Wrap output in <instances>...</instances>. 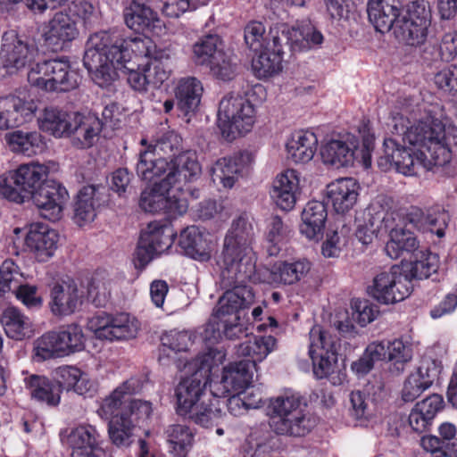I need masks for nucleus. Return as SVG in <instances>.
<instances>
[{"mask_svg": "<svg viewBox=\"0 0 457 457\" xmlns=\"http://www.w3.org/2000/svg\"><path fill=\"white\" fill-rule=\"evenodd\" d=\"M284 45L274 46L270 38L265 48L253 59L252 69L256 78L269 79L278 74L283 68Z\"/></svg>", "mask_w": 457, "mask_h": 457, "instance_id": "ea45409f", "label": "nucleus"}, {"mask_svg": "<svg viewBox=\"0 0 457 457\" xmlns=\"http://www.w3.org/2000/svg\"><path fill=\"white\" fill-rule=\"evenodd\" d=\"M371 151L369 141L360 145L355 136L344 134L324 141L320 154L322 162L333 169L349 168L355 163L368 169L371 165Z\"/></svg>", "mask_w": 457, "mask_h": 457, "instance_id": "9d476101", "label": "nucleus"}, {"mask_svg": "<svg viewBox=\"0 0 457 457\" xmlns=\"http://www.w3.org/2000/svg\"><path fill=\"white\" fill-rule=\"evenodd\" d=\"M253 364L249 361L231 363L223 369L220 381L211 383L212 394L221 400L228 393H237L252 384Z\"/></svg>", "mask_w": 457, "mask_h": 457, "instance_id": "a878e982", "label": "nucleus"}, {"mask_svg": "<svg viewBox=\"0 0 457 457\" xmlns=\"http://www.w3.org/2000/svg\"><path fill=\"white\" fill-rule=\"evenodd\" d=\"M308 354L312 362V371L316 378H328L333 385H340L345 379L343 373L333 376L337 362L339 342L336 336L322 329L319 325L312 328L309 333Z\"/></svg>", "mask_w": 457, "mask_h": 457, "instance_id": "9b49d317", "label": "nucleus"}, {"mask_svg": "<svg viewBox=\"0 0 457 457\" xmlns=\"http://www.w3.org/2000/svg\"><path fill=\"white\" fill-rule=\"evenodd\" d=\"M204 87L202 82L195 77L180 79L174 94L179 109L186 114L194 112L199 105Z\"/></svg>", "mask_w": 457, "mask_h": 457, "instance_id": "de8ad7c7", "label": "nucleus"}, {"mask_svg": "<svg viewBox=\"0 0 457 457\" xmlns=\"http://www.w3.org/2000/svg\"><path fill=\"white\" fill-rule=\"evenodd\" d=\"M179 245L184 253L197 262H209L216 251L217 240L214 236L198 227L189 226L183 229L179 237Z\"/></svg>", "mask_w": 457, "mask_h": 457, "instance_id": "393cba45", "label": "nucleus"}, {"mask_svg": "<svg viewBox=\"0 0 457 457\" xmlns=\"http://www.w3.org/2000/svg\"><path fill=\"white\" fill-rule=\"evenodd\" d=\"M27 200L45 183L49 174V165L38 162L21 164L12 170Z\"/></svg>", "mask_w": 457, "mask_h": 457, "instance_id": "a19ab883", "label": "nucleus"}, {"mask_svg": "<svg viewBox=\"0 0 457 457\" xmlns=\"http://www.w3.org/2000/svg\"><path fill=\"white\" fill-rule=\"evenodd\" d=\"M439 267L438 256L432 253H420L419 257L411 262L408 270L410 279L428 278L431 274L436 273Z\"/></svg>", "mask_w": 457, "mask_h": 457, "instance_id": "052dcab7", "label": "nucleus"}, {"mask_svg": "<svg viewBox=\"0 0 457 457\" xmlns=\"http://www.w3.org/2000/svg\"><path fill=\"white\" fill-rule=\"evenodd\" d=\"M328 212L324 203L310 201L302 212L300 233L309 240L319 241L324 232Z\"/></svg>", "mask_w": 457, "mask_h": 457, "instance_id": "37998d69", "label": "nucleus"}, {"mask_svg": "<svg viewBox=\"0 0 457 457\" xmlns=\"http://www.w3.org/2000/svg\"><path fill=\"white\" fill-rule=\"evenodd\" d=\"M87 299L96 307L105 306L111 296L110 282L102 277H93L87 287Z\"/></svg>", "mask_w": 457, "mask_h": 457, "instance_id": "e2e57ef3", "label": "nucleus"}, {"mask_svg": "<svg viewBox=\"0 0 457 457\" xmlns=\"http://www.w3.org/2000/svg\"><path fill=\"white\" fill-rule=\"evenodd\" d=\"M169 53L157 49L148 37L124 38L119 30L110 29L89 37L83 62L101 87L116 79L118 70L126 69L131 87L145 92L148 87H160L169 79Z\"/></svg>", "mask_w": 457, "mask_h": 457, "instance_id": "f257e3e1", "label": "nucleus"}, {"mask_svg": "<svg viewBox=\"0 0 457 457\" xmlns=\"http://www.w3.org/2000/svg\"><path fill=\"white\" fill-rule=\"evenodd\" d=\"M71 448V457H102L103 449L99 446V435L95 427L80 424L71 428L67 436Z\"/></svg>", "mask_w": 457, "mask_h": 457, "instance_id": "72a5a7b5", "label": "nucleus"}, {"mask_svg": "<svg viewBox=\"0 0 457 457\" xmlns=\"http://www.w3.org/2000/svg\"><path fill=\"white\" fill-rule=\"evenodd\" d=\"M175 234L173 229L158 221L150 222L142 232L135 253V265L143 269L155 257L167 252L172 245Z\"/></svg>", "mask_w": 457, "mask_h": 457, "instance_id": "a211bd4d", "label": "nucleus"}, {"mask_svg": "<svg viewBox=\"0 0 457 457\" xmlns=\"http://www.w3.org/2000/svg\"><path fill=\"white\" fill-rule=\"evenodd\" d=\"M162 14L170 18H179L187 12H192L207 4L210 0H160Z\"/></svg>", "mask_w": 457, "mask_h": 457, "instance_id": "680f3d73", "label": "nucleus"}, {"mask_svg": "<svg viewBox=\"0 0 457 457\" xmlns=\"http://www.w3.org/2000/svg\"><path fill=\"white\" fill-rule=\"evenodd\" d=\"M23 383L26 390L29 391L32 399L46 403L49 406H55L60 403V389L54 386L46 377L30 374L23 371Z\"/></svg>", "mask_w": 457, "mask_h": 457, "instance_id": "a18cd8bd", "label": "nucleus"}, {"mask_svg": "<svg viewBox=\"0 0 457 457\" xmlns=\"http://www.w3.org/2000/svg\"><path fill=\"white\" fill-rule=\"evenodd\" d=\"M431 21L429 3L426 0L412 1L402 9L394 35L408 46H420L428 37Z\"/></svg>", "mask_w": 457, "mask_h": 457, "instance_id": "f8f14e48", "label": "nucleus"}, {"mask_svg": "<svg viewBox=\"0 0 457 457\" xmlns=\"http://www.w3.org/2000/svg\"><path fill=\"white\" fill-rule=\"evenodd\" d=\"M32 357L36 361L64 357L57 330L46 332L33 341Z\"/></svg>", "mask_w": 457, "mask_h": 457, "instance_id": "5fc2aeb1", "label": "nucleus"}, {"mask_svg": "<svg viewBox=\"0 0 457 457\" xmlns=\"http://www.w3.org/2000/svg\"><path fill=\"white\" fill-rule=\"evenodd\" d=\"M169 451L176 457H186L191 449L194 433L184 424H172L165 429Z\"/></svg>", "mask_w": 457, "mask_h": 457, "instance_id": "864d4df0", "label": "nucleus"}, {"mask_svg": "<svg viewBox=\"0 0 457 457\" xmlns=\"http://www.w3.org/2000/svg\"><path fill=\"white\" fill-rule=\"evenodd\" d=\"M220 348H210L191 361H186L183 369L190 376L183 378L175 389L177 411L204 428L218 425L225 416L223 400L212 394V377L225 361Z\"/></svg>", "mask_w": 457, "mask_h": 457, "instance_id": "20e7f679", "label": "nucleus"}, {"mask_svg": "<svg viewBox=\"0 0 457 457\" xmlns=\"http://www.w3.org/2000/svg\"><path fill=\"white\" fill-rule=\"evenodd\" d=\"M439 57L445 62H450L457 58V31L452 30L443 36L439 51L435 54V56L430 57L428 50H425L423 53V59L425 61H436Z\"/></svg>", "mask_w": 457, "mask_h": 457, "instance_id": "0e129e2a", "label": "nucleus"}, {"mask_svg": "<svg viewBox=\"0 0 457 457\" xmlns=\"http://www.w3.org/2000/svg\"><path fill=\"white\" fill-rule=\"evenodd\" d=\"M0 321L6 336L12 339L22 340L30 337L33 334L31 320L16 307L6 308Z\"/></svg>", "mask_w": 457, "mask_h": 457, "instance_id": "09e8293b", "label": "nucleus"}, {"mask_svg": "<svg viewBox=\"0 0 457 457\" xmlns=\"http://www.w3.org/2000/svg\"><path fill=\"white\" fill-rule=\"evenodd\" d=\"M37 109V104L32 98L20 95L0 97V131L20 128L32 121Z\"/></svg>", "mask_w": 457, "mask_h": 457, "instance_id": "412c9836", "label": "nucleus"}, {"mask_svg": "<svg viewBox=\"0 0 457 457\" xmlns=\"http://www.w3.org/2000/svg\"><path fill=\"white\" fill-rule=\"evenodd\" d=\"M361 187L351 177L337 179L326 187V196L337 213H345L356 204Z\"/></svg>", "mask_w": 457, "mask_h": 457, "instance_id": "473e14b6", "label": "nucleus"}, {"mask_svg": "<svg viewBox=\"0 0 457 457\" xmlns=\"http://www.w3.org/2000/svg\"><path fill=\"white\" fill-rule=\"evenodd\" d=\"M367 12L369 20L377 31L385 33L393 30L394 33L402 9H398L395 0H370Z\"/></svg>", "mask_w": 457, "mask_h": 457, "instance_id": "c03bdc74", "label": "nucleus"}, {"mask_svg": "<svg viewBox=\"0 0 457 457\" xmlns=\"http://www.w3.org/2000/svg\"><path fill=\"white\" fill-rule=\"evenodd\" d=\"M83 301L84 292L77 283L74 280H63L51 287L48 305L54 316L65 317L79 310Z\"/></svg>", "mask_w": 457, "mask_h": 457, "instance_id": "bb28decb", "label": "nucleus"}, {"mask_svg": "<svg viewBox=\"0 0 457 457\" xmlns=\"http://www.w3.org/2000/svg\"><path fill=\"white\" fill-rule=\"evenodd\" d=\"M139 204L145 212H163L169 218L174 219L187 211L188 198L179 195L163 178L142 192Z\"/></svg>", "mask_w": 457, "mask_h": 457, "instance_id": "4468645a", "label": "nucleus"}, {"mask_svg": "<svg viewBox=\"0 0 457 457\" xmlns=\"http://www.w3.org/2000/svg\"><path fill=\"white\" fill-rule=\"evenodd\" d=\"M389 214L393 216V222L385 228L384 234H388L389 237L385 251L391 259H397L403 253L415 251L418 248V241L413 232L397 212H389ZM447 218L448 215L445 212L428 213L425 216L421 210L418 208L411 209L407 214V220L410 221L409 226L418 229H428L439 237L445 236Z\"/></svg>", "mask_w": 457, "mask_h": 457, "instance_id": "423d86ee", "label": "nucleus"}, {"mask_svg": "<svg viewBox=\"0 0 457 457\" xmlns=\"http://www.w3.org/2000/svg\"><path fill=\"white\" fill-rule=\"evenodd\" d=\"M4 139L12 153L26 157L41 154L47 148V140L38 130H24L16 128L5 133Z\"/></svg>", "mask_w": 457, "mask_h": 457, "instance_id": "2f4dec72", "label": "nucleus"}, {"mask_svg": "<svg viewBox=\"0 0 457 457\" xmlns=\"http://www.w3.org/2000/svg\"><path fill=\"white\" fill-rule=\"evenodd\" d=\"M192 345L193 337L187 331L173 329L163 333L161 337L159 361L167 365L172 361L179 370H182L185 363L177 355L187 352Z\"/></svg>", "mask_w": 457, "mask_h": 457, "instance_id": "e433bc0d", "label": "nucleus"}, {"mask_svg": "<svg viewBox=\"0 0 457 457\" xmlns=\"http://www.w3.org/2000/svg\"><path fill=\"white\" fill-rule=\"evenodd\" d=\"M78 36L79 29L76 22L69 14L62 12L54 14L43 32L46 46L53 51L62 50Z\"/></svg>", "mask_w": 457, "mask_h": 457, "instance_id": "7c9ffc66", "label": "nucleus"}, {"mask_svg": "<svg viewBox=\"0 0 457 457\" xmlns=\"http://www.w3.org/2000/svg\"><path fill=\"white\" fill-rule=\"evenodd\" d=\"M38 54L37 46L16 30L4 33L0 57L3 68L8 74H15L24 69L29 71L35 65Z\"/></svg>", "mask_w": 457, "mask_h": 457, "instance_id": "dca6fc26", "label": "nucleus"}, {"mask_svg": "<svg viewBox=\"0 0 457 457\" xmlns=\"http://www.w3.org/2000/svg\"><path fill=\"white\" fill-rule=\"evenodd\" d=\"M142 380L131 377L105 396L97 410L98 415L109 420L108 434L113 445L127 447L135 438L137 425L147 420L153 413L152 403L140 399L129 400L142 388Z\"/></svg>", "mask_w": 457, "mask_h": 457, "instance_id": "39448f33", "label": "nucleus"}, {"mask_svg": "<svg viewBox=\"0 0 457 457\" xmlns=\"http://www.w3.org/2000/svg\"><path fill=\"white\" fill-rule=\"evenodd\" d=\"M268 408L270 428L278 435L303 436L313 426L301 395L292 390L271 398Z\"/></svg>", "mask_w": 457, "mask_h": 457, "instance_id": "6e6552de", "label": "nucleus"}, {"mask_svg": "<svg viewBox=\"0 0 457 457\" xmlns=\"http://www.w3.org/2000/svg\"><path fill=\"white\" fill-rule=\"evenodd\" d=\"M413 355L412 345L408 340H387L386 363L392 374L399 375L405 370Z\"/></svg>", "mask_w": 457, "mask_h": 457, "instance_id": "3c124183", "label": "nucleus"}, {"mask_svg": "<svg viewBox=\"0 0 457 457\" xmlns=\"http://www.w3.org/2000/svg\"><path fill=\"white\" fill-rule=\"evenodd\" d=\"M136 170L142 180L151 183L162 175H167L169 161L157 157L154 151H152V145H148L147 149L140 152Z\"/></svg>", "mask_w": 457, "mask_h": 457, "instance_id": "8fccbe9b", "label": "nucleus"}, {"mask_svg": "<svg viewBox=\"0 0 457 457\" xmlns=\"http://www.w3.org/2000/svg\"><path fill=\"white\" fill-rule=\"evenodd\" d=\"M76 112H67L54 106L42 110L37 119L39 131L62 138L71 136V124Z\"/></svg>", "mask_w": 457, "mask_h": 457, "instance_id": "4c0bfd02", "label": "nucleus"}, {"mask_svg": "<svg viewBox=\"0 0 457 457\" xmlns=\"http://www.w3.org/2000/svg\"><path fill=\"white\" fill-rule=\"evenodd\" d=\"M102 129L98 118L76 112L71 124V143L77 148H88L97 140Z\"/></svg>", "mask_w": 457, "mask_h": 457, "instance_id": "49530a36", "label": "nucleus"}, {"mask_svg": "<svg viewBox=\"0 0 457 457\" xmlns=\"http://www.w3.org/2000/svg\"><path fill=\"white\" fill-rule=\"evenodd\" d=\"M28 81L46 92H68L79 87L80 75L68 58H54L37 62L28 71Z\"/></svg>", "mask_w": 457, "mask_h": 457, "instance_id": "1a4fd4ad", "label": "nucleus"}, {"mask_svg": "<svg viewBox=\"0 0 457 457\" xmlns=\"http://www.w3.org/2000/svg\"><path fill=\"white\" fill-rule=\"evenodd\" d=\"M391 133L393 137L384 140V155L378 160L384 170L394 166L405 176H414L421 170L445 166L457 153V126L431 115L417 119L409 107L393 112Z\"/></svg>", "mask_w": 457, "mask_h": 457, "instance_id": "f03ea898", "label": "nucleus"}, {"mask_svg": "<svg viewBox=\"0 0 457 457\" xmlns=\"http://www.w3.org/2000/svg\"><path fill=\"white\" fill-rule=\"evenodd\" d=\"M312 263L306 259L295 261H278L269 270L267 281L273 286H291L307 277Z\"/></svg>", "mask_w": 457, "mask_h": 457, "instance_id": "c9c22d12", "label": "nucleus"}, {"mask_svg": "<svg viewBox=\"0 0 457 457\" xmlns=\"http://www.w3.org/2000/svg\"><path fill=\"white\" fill-rule=\"evenodd\" d=\"M193 60L198 65H206L212 74L222 80H230L236 71L231 54L224 50L221 38L209 34L193 45Z\"/></svg>", "mask_w": 457, "mask_h": 457, "instance_id": "ddd939ff", "label": "nucleus"}, {"mask_svg": "<svg viewBox=\"0 0 457 457\" xmlns=\"http://www.w3.org/2000/svg\"><path fill=\"white\" fill-rule=\"evenodd\" d=\"M436 361L425 358L409 373L403 382L400 392L402 401L411 403L431 387L440 373Z\"/></svg>", "mask_w": 457, "mask_h": 457, "instance_id": "5701e85b", "label": "nucleus"}, {"mask_svg": "<svg viewBox=\"0 0 457 457\" xmlns=\"http://www.w3.org/2000/svg\"><path fill=\"white\" fill-rule=\"evenodd\" d=\"M88 328L96 338L102 340L126 341L135 338L140 328L139 321L127 312H98L88 321Z\"/></svg>", "mask_w": 457, "mask_h": 457, "instance_id": "f3484780", "label": "nucleus"}, {"mask_svg": "<svg viewBox=\"0 0 457 457\" xmlns=\"http://www.w3.org/2000/svg\"><path fill=\"white\" fill-rule=\"evenodd\" d=\"M253 161V154L248 151L220 158L211 170L213 180L219 179L224 187L231 188L239 178L249 171Z\"/></svg>", "mask_w": 457, "mask_h": 457, "instance_id": "cd10ccee", "label": "nucleus"}, {"mask_svg": "<svg viewBox=\"0 0 457 457\" xmlns=\"http://www.w3.org/2000/svg\"><path fill=\"white\" fill-rule=\"evenodd\" d=\"M387 340H376L370 343L361 359L352 364V370L358 375L367 374L376 361L386 362Z\"/></svg>", "mask_w": 457, "mask_h": 457, "instance_id": "4d7b16f0", "label": "nucleus"}, {"mask_svg": "<svg viewBox=\"0 0 457 457\" xmlns=\"http://www.w3.org/2000/svg\"><path fill=\"white\" fill-rule=\"evenodd\" d=\"M412 285L403 266L394 265L388 270L378 273L368 287V294L383 304H392L404 300Z\"/></svg>", "mask_w": 457, "mask_h": 457, "instance_id": "2eb2a0df", "label": "nucleus"}, {"mask_svg": "<svg viewBox=\"0 0 457 457\" xmlns=\"http://www.w3.org/2000/svg\"><path fill=\"white\" fill-rule=\"evenodd\" d=\"M318 148V137L310 130H299L292 134L286 144L287 155L296 164L312 160Z\"/></svg>", "mask_w": 457, "mask_h": 457, "instance_id": "79ce46f5", "label": "nucleus"}, {"mask_svg": "<svg viewBox=\"0 0 457 457\" xmlns=\"http://www.w3.org/2000/svg\"><path fill=\"white\" fill-rule=\"evenodd\" d=\"M0 196L15 204L28 201L12 170L0 176Z\"/></svg>", "mask_w": 457, "mask_h": 457, "instance_id": "338daca9", "label": "nucleus"}, {"mask_svg": "<svg viewBox=\"0 0 457 457\" xmlns=\"http://www.w3.org/2000/svg\"><path fill=\"white\" fill-rule=\"evenodd\" d=\"M58 234L46 225L36 223L30 226L25 237V245L38 262H46L57 248Z\"/></svg>", "mask_w": 457, "mask_h": 457, "instance_id": "f704fd0d", "label": "nucleus"}, {"mask_svg": "<svg viewBox=\"0 0 457 457\" xmlns=\"http://www.w3.org/2000/svg\"><path fill=\"white\" fill-rule=\"evenodd\" d=\"M277 339L272 336L254 337L253 339L241 343L237 347V353L249 357L248 360L255 369L257 362H262L267 356L275 351Z\"/></svg>", "mask_w": 457, "mask_h": 457, "instance_id": "603ef678", "label": "nucleus"}, {"mask_svg": "<svg viewBox=\"0 0 457 457\" xmlns=\"http://www.w3.org/2000/svg\"><path fill=\"white\" fill-rule=\"evenodd\" d=\"M100 186L87 185L82 187L74 200L73 220L82 227L94 221L99 207Z\"/></svg>", "mask_w": 457, "mask_h": 457, "instance_id": "58836bf2", "label": "nucleus"}, {"mask_svg": "<svg viewBox=\"0 0 457 457\" xmlns=\"http://www.w3.org/2000/svg\"><path fill=\"white\" fill-rule=\"evenodd\" d=\"M356 237L361 244L369 245L375 237L384 234L386 227L393 222V216L386 209L383 200L376 199L370 204L362 218L356 219Z\"/></svg>", "mask_w": 457, "mask_h": 457, "instance_id": "4be33fe9", "label": "nucleus"}, {"mask_svg": "<svg viewBox=\"0 0 457 457\" xmlns=\"http://www.w3.org/2000/svg\"><path fill=\"white\" fill-rule=\"evenodd\" d=\"M350 416L361 427H367L375 417L372 402L368 395L361 391H353L349 396Z\"/></svg>", "mask_w": 457, "mask_h": 457, "instance_id": "13d9d810", "label": "nucleus"}, {"mask_svg": "<svg viewBox=\"0 0 457 457\" xmlns=\"http://www.w3.org/2000/svg\"><path fill=\"white\" fill-rule=\"evenodd\" d=\"M300 193V175L297 170L287 169L277 174L273 179L270 196L281 210L291 211Z\"/></svg>", "mask_w": 457, "mask_h": 457, "instance_id": "c756f323", "label": "nucleus"}, {"mask_svg": "<svg viewBox=\"0 0 457 457\" xmlns=\"http://www.w3.org/2000/svg\"><path fill=\"white\" fill-rule=\"evenodd\" d=\"M252 239L253 228L243 217L233 221L225 236L219 264L223 278L235 287L219 299L212 319L204 328L203 338L207 350L219 347L224 351L223 347L215 345L223 337L235 339L246 329L241 320L245 316V309L253 302L252 290L244 286L255 270Z\"/></svg>", "mask_w": 457, "mask_h": 457, "instance_id": "7ed1b4c3", "label": "nucleus"}, {"mask_svg": "<svg viewBox=\"0 0 457 457\" xmlns=\"http://www.w3.org/2000/svg\"><path fill=\"white\" fill-rule=\"evenodd\" d=\"M270 39L274 46H280L282 42L292 52H305L320 46L324 37L310 22L297 26L282 23L270 28Z\"/></svg>", "mask_w": 457, "mask_h": 457, "instance_id": "6ab92c4d", "label": "nucleus"}, {"mask_svg": "<svg viewBox=\"0 0 457 457\" xmlns=\"http://www.w3.org/2000/svg\"><path fill=\"white\" fill-rule=\"evenodd\" d=\"M202 167L195 152L186 151L175 155L169 162V171L164 179L182 196L198 197L197 191H192L189 184L200 178Z\"/></svg>", "mask_w": 457, "mask_h": 457, "instance_id": "aec40b11", "label": "nucleus"}, {"mask_svg": "<svg viewBox=\"0 0 457 457\" xmlns=\"http://www.w3.org/2000/svg\"><path fill=\"white\" fill-rule=\"evenodd\" d=\"M164 129L165 128H162L154 136V145H151L152 151L175 154V152L181 147L182 138L174 131H163Z\"/></svg>", "mask_w": 457, "mask_h": 457, "instance_id": "774afa93", "label": "nucleus"}, {"mask_svg": "<svg viewBox=\"0 0 457 457\" xmlns=\"http://www.w3.org/2000/svg\"><path fill=\"white\" fill-rule=\"evenodd\" d=\"M263 93L256 85L243 93L231 92L223 96L218 110L217 125L222 137L232 141L249 133L256 121V109L252 97Z\"/></svg>", "mask_w": 457, "mask_h": 457, "instance_id": "0eeeda50", "label": "nucleus"}, {"mask_svg": "<svg viewBox=\"0 0 457 457\" xmlns=\"http://www.w3.org/2000/svg\"><path fill=\"white\" fill-rule=\"evenodd\" d=\"M57 331L64 357L84 350L86 338L79 325L69 324Z\"/></svg>", "mask_w": 457, "mask_h": 457, "instance_id": "bf43d9fd", "label": "nucleus"}, {"mask_svg": "<svg viewBox=\"0 0 457 457\" xmlns=\"http://www.w3.org/2000/svg\"><path fill=\"white\" fill-rule=\"evenodd\" d=\"M127 27L138 33L160 37L165 26L156 12L145 4H129L123 11Z\"/></svg>", "mask_w": 457, "mask_h": 457, "instance_id": "c85d7f7f", "label": "nucleus"}, {"mask_svg": "<svg viewBox=\"0 0 457 457\" xmlns=\"http://www.w3.org/2000/svg\"><path fill=\"white\" fill-rule=\"evenodd\" d=\"M289 234V228L284 224L280 217L271 216L267 219L264 237L268 244L267 250L270 256L278 254Z\"/></svg>", "mask_w": 457, "mask_h": 457, "instance_id": "6e6d98bb", "label": "nucleus"}, {"mask_svg": "<svg viewBox=\"0 0 457 457\" xmlns=\"http://www.w3.org/2000/svg\"><path fill=\"white\" fill-rule=\"evenodd\" d=\"M20 272L18 265L12 260H5L0 266V295L14 290L20 284Z\"/></svg>", "mask_w": 457, "mask_h": 457, "instance_id": "69168bd1", "label": "nucleus"}, {"mask_svg": "<svg viewBox=\"0 0 457 457\" xmlns=\"http://www.w3.org/2000/svg\"><path fill=\"white\" fill-rule=\"evenodd\" d=\"M68 198L66 188L54 180L45 182L30 196L40 215L51 221H57L62 218Z\"/></svg>", "mask_w": 457, "mask_h": 457, "instance_id": "b1692460", "label": "nucleus"}]
</instances>
